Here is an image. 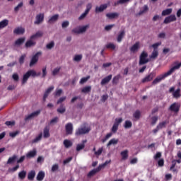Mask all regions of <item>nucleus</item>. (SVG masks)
Returning <instances> with one entry per match:
<instances>
[{
  "label": "nucleus",
  "mask_w": 181,
  "mask_h": 181,
  "mask_svg": "<svg viewBox=\"0 0 181 181\" xmlns=\"http://www.w3.org/2000/svg\"><path fill=\"white\" fill-rule=\"evenodd\" d=\"M181 67V62L179 64H177L175 66H173L168 71L165 73L164 74H161L160 76H158L152 82L153 86H156V84H158V83H160L162 80H165L166 77H168V76H170L172 73L175 71V70H179Z\"/></svg>",
  "instance_id": "1"
},
{
  "label": "nucleus",
  "mask_w": 181,
  "mask_h": 181,
  "mask_svg": "<svg viewBox=\"0 0 181 181\" xmlns=\"http://www.w3.org/2000/svg\"><path fill=\"white\" fill-rule=\"evenodd\" d=\"M36 76H40V73L37 74L35 70H29L23 75L22 84H26L28 80H29V77H36Z\"/></svg>",
  "instance_id": "2"
},
{
  "label": "nucleus",
  "mask_w": 181,
  "mask_h": 181,
  "mask_svg": "<svg viewBox=\"0 0 181 181\" xmlns=\"http://www.w3.org/2000/svg\"><path fill=\"white\" fill-rule=\"evenodd\" d=\"M146 63H149V59H148V52L143 51L139 57V66H144V64H146Z\"/></svg>",
  "instance_id": "3"
},
{
  "label": "nucleus",
  "mask_w": 181,
  "mask_h": 181,
  "mask_svg": "<svg viewBox=\"0 0 181 181\" xmlns=\"http://www.w3.org/2000/svg\"><path fill=\"white\" fill-rule=\"evenodd\" d=\"M90 131H91V128L89 127H80L76 130L75 135L76 136H80V135H86V134H88Z\"/></svg>",
  "instance_id": "4"
},
{
  "label": "nucleus",
  "mask_w": 181,
  "mask_h": 181,
  "mask_svg": "<svg viewBox=\"0 0 181 181\" xmlns=\"http://www.w3.org/2000/svg\"><path fill=\"white\" fill-rule=\"evenodd\" d=\"M156 77V72L152 71L148 75H146L142 80L141 83H149L153 80Z\"/></svg>",
  "instance_id": "5"
},
{
  "label": "nucleus",
  "mask_w": 181,
  "mask_h": 181,
  "mask_svg": "<svg viewBox=\"0 0 181 181\" xmlns=\"http://www.w3.org/2000/svg\"><path fill=\"white\" fill-rule=\"evenodd\" d=\"M45 21V13H40L37 14L35 16V21H34V25H40V23H43Z\"/></svg>",
  "instance_id": "6"
},
{
  "label": "nucleus",
  "mask_w": 181,
  "mask_h": 181,
  "mask_svg": "<svg viewBox=\"0 0 181 181\" xmlns=\"http://www.w3.org/2000/svg\"><path fill=\"white\" fill-rule=\"evenodd\" d=\"M90 28L89 25H86L85 26L76 28L72 30L73 33L80 34V33H84Z\"/></svg>",
  "instance_id": "7"
},
{
  "label": "nucleus",
  "mask_w": 181,
  "mask_h": 181,
  "mask_svg": "<svg viewBox=\"0 0 181 181\" xmlns=\"http://www.w3.org/2000/svg\"><path fill=\"white\" fill-rule=\"evenodd\" d=\"M42 54V52H38L35 55H33L31 58L30 62V67H32L33 66H35L37 62H39V56Z\"/></svg>",
  "instance_id": "8"
},
{
  "label": "nucleus",
  "mask_w": 181,
  "mask_h": 181,
  "mask_svg": "<svg viewBox=\"0 0 181 181\" xmlns=\"http://www.w3.org/2000/svg\"><path fill=\"white\" fill-rule=\"evenodd\" d=\"M170 111H172L173 112H179L180 110V103H173L170 107Z\"/></svg>",
  "instance_id": "9"
},
{
  "label": "nucleus",
  "mask_w": 181,
  "mask_h": 181,
  "mask_svg": "<svg viewBox=\"0 0 181 181\" xmlns=\"http://www.w3.org/2000/svg\"><path fill=\"white\" fill-rule=\"evenodd\" d=\"M175 21H176V16L173 14L166 17L163 21V23L165 25H168V23H170L171 22H175Z\"/></svg>",
  "instance_id": "10"
},
{
  "label": "nucleus",
  "mask_w": 181,
  "mask_h": 181,
  "mask_svg": "<svg viewBox=\"0 0 181 181\" xmlns=\"http://www.w3.org/2000/svg\"><path fill=\"white\" fill-rule=\"evenodd\" d=\"M65 130L66 135H72L73 134V124L68 123L65 126Z\"/></svg>",
  "instance_id": "11"
},
{
  "label": "nucleus",
  "mask_w": 181,
  "mask_h": 181,
  "mask_svg": "<svg viewBox=\"0 0 181 181\" xmlns=\"http://www.w3.org/2000/svg\"><path fill=\"white\" fill-rule=\"evenodd\" d=\"M40 110H37L35 112H32L25 117V121H29V119H32V118H35V117H37L40 114Z\"/></svg>",
  "instance_id": "12"
},
{
  "label": "nucleus",
  "mask_w": 181,
  "mask_h": 181,
  "mask_svg": "<svg viewBox=\"0 0 181 181\" xmlns=\"http://www.w3.org/2000/svg\"><path fill=\"white\" fill-rule=\"evenodd\" d=\"M112 78V75H108L107 76L105 77L103 79H102L100 84L101 86H105V84H108L109 81H111Z\"/></svg>",
  "instance_id": "13"
},
{
  "label": "nucleus",
  "mask_w": 181,
  "mask_h": 181,
  "mask_svg": "<svg viewBox=\"0 0 181 181\" xmlns=\"http://www.w3.org/2000/svg\"><path fill=\"white\" fill-rule=\"evenodd\" d=\"M43 136H44V138H49L50 137V127L49 126H46L44 128Z\"/></svg>",
  "instance_id": "14"
},
{
  "label": "nucleus",
  "mask_w": 181,
  "mask_h": 181,
  "mask_svg": "<svg viewBox=\"0 0 181 181\" xmlns=\"http://www.w3.org/2000/svg\"><path fill=\"white\" fill-rule=\"evenodd\" d=\"M100 170H101L100 167H98L97 168H95L92 170H90L88 175L87 177H93V176H94V175H95L96 173H98V172H100Z\"/></svg>",
  "instance_id": "15"
},
{
  "label": "nucleus",
  "mask_w": 181,
  "mask_h": 181,
  "mask_svg": "<svg viewBox=\"0 0 181 181\" xmlns=\"http://www.w3.org/2000/svg\"><path fill=\"white\" fill-rule=\"evenodd\" d=\"M43 36V32L42 31H37L35 34L30 36L31 40H36V39H38V37H42Z\"/></svg>",
  "instance_id": "16"
},
{
  "label": "nucleus",
  "mask_w": 181,
  "mask_h": 181,
  "mask_svg": "<svg viewBox=\"0 0 181 181\" xmlns=\"http://www.w3.org/2000/svg\"><path fill=\"white\" fill-rule=\"evenodd\" d=\"M87 143V140H83L82 141V144H77L76 146V151L77 152H80V151H81L82 149H84V148H86V144Z\"/></svg>",
  "instance_id": "17"
},
{
  "label": "nucleus",
  "mask_w": 181,
  "mask_h": 181,
  "mask_svg": "<svg viewBox=\"0 0 181 181\" xmlns=\"http://www.w3.org/2000/svg\"><path fill=\"white\" fill-rule=\"evenodd\" d=\"M139 42H137L130 47V52L136 53L137 50H139Z\"/></svg>",
  "instance_id": "18"
},
{
  "label": "nucleus",
  "mask_w": 181,
  "mask_h": 181,
  "mask_svg": "<svg viewBox=\"0 0 181 181\" xmlns=\"http://www.w3.org/2000/svg\"><path fill=\"white\" fill-rule=\"evenodd\" d=\"M32 46H36V42L33 41V40L30 39L28 40L25 44V47L28 49V47H32Z\"/></svg>",
  "instance_id": "19"
},
{
  "label": "nucleus",
  "mask_w": 181,
  "mask_h": 181,
  "mask_svg": "<svg viewBox=\"0 0 181 181\" xmlns=\"http://www.w3.org/2000/svg\"><path fill=\"white\" fill-rule=\"evenodd\" d=\"M25 40H26V38L25 37L18 38L15 41L14 45L15 46H21L23 45V43H25Z\"/></svg>",
  "instance_id": "20"
},
{
  "label": "nucleus",
  "mask_w": 181,
  "mask_h": 181,
  "mask_svg": "<svg viewBox=\"0 0 181 181\" xmlns=\"http://www.w3.org/2000/svg\"><path fill=\"white\" fill-rule=\"evenodd\" d=\"M158 56H159V51L158 49H153L149 57L151 60H156Z\"/></svg>",
  "instance_id": "21"
},
{
  "label": "nucleus",
  "mask_w": 181,
  "mask_h": 181,
  "mask_svg": "<svg viewBox=\"0 0 181 181\" xmlns=\"http://www.w3.org/2000/svg\"><path fill=\"white\" fill-rule=\"evenodd\" d=\"M13 33L14 35H23V33H25V30L21 27H18L14 29Z\"/></svg>",
  "instance_id": "22"
},
{
  "label": "nucleus",
  "mask_w": 181,
  "mask_h": 181,
  "mask_svg": "<svg viewBox=\"0 0 181 181\" xmlns=\"http://www.w3.org/2000/svg\"><path fill=\"white\" fill-rule=\"evenodd\" d=\"M107 4H102L100 5L99 7L96 6L95 8V12L96 13H98V12H103L104 10L107 8Z\"/></svg>",
  "instance_id": "23"
},
{
  "label": "nucleus",
  "mask_w": 181,
  "mask_h": 181,
  "mask_svg": "<svg viewBox=\"0 0 181 181\" xmlns=\"http://www.w3.org/2000/svg\"><path fill=\"white\" fill-rule=\"evenodd\" d=\"M107 18L108 19H115V18H118L119 16V13H108L106 14Z\"/></svg>",
  "instance_id": "24"
},
{
  "label": "nucleus",
  "mask_w": 181,
  "mask_h": 181,
  "mask_svg": "<svg viewBox=\"0 0 181 181\" xmlns=\"http://www.w3.org/2000/svg\"><path fill=\"white\" fill-rule=\"evenodd\" d=\"M9 25V20L4 19L0 22V29H4V28H6Z\"/></svg>",
  "instance_id": "25"
},
{
  "label": "nucleus",
  "mask_w": 181,
  "mask_h": 181,
  "mask_svg": "<svg viewBox=\"0 0 181 181\" xmlns=\"http://www.w3.org/2000/svg\"><path fill=\"white\" fill-rule=\"evenodd\" d=\"M45 172L40 171L37 175L36 180L37 181H42L43 179H45Z\"/></svg>",
  "instance_id": "26"
},
{
  "label": "nucleus",
  "mask_w": 181,
  "mask_h": 181,
  "mask_svg": "<svg viewBox=\"0 0 181 181\" xmlns=\"http://www.w3.org/2000/svg\"><path fill=\"white\" fill-rule=\"evenodd\" d=\"M122 160H127L128 159V150H124L120 153Z\"/></svg>",
  "instance_id": "27"
},
{
  "label": "nucleus",
  "mask_w": 181,
  "mask_h": 181,
  "mask_svg": "<svg viewBox=\"0 0 181 181\" xmlns=\"http://www.w3.org/2000/svg\"><path fill=\"white\" fill-rule=\"evenodd\" d=\"M35 176H36V172H35V170H31L28 174V180H33L35 179Z\"/></svg>",
  "instance_id": "28"
},
{
  "label": "nucleus",
  "mask_w": 181,
  "mask_h": 181,
  "mask_svg": "<svg viewBox=\"0 0 181 181\" xmlns=\"http://www.w3.org/2000/svg\"><path fill=\"white\" fill-rule=\"evenodd\" d=\"M148 11H149V7H148V5H144L143 6V9L139 11L138 15L139 16L144 15V13H146Z\"/></svg>",
  "instance_id": "29"
},
{
  "label": "nucleus",
  "mask_w": 181,
  "mask_h": 181,
  "mask_svg": "<svg viewBox=\"0 0 181 181\" xmlns=\"http://www.w3.org/2000/svg\"><path fill=\"white\" fill-rule=\"evenodd\" d=\"M64 146L66 148H71V146H73V142L69 139H65L64 141Z\"/></svg>",
  "instance_id": "30"
},
{
  "label": "nucleus",
  "mask_w": 181,
  "mask_h": 181,
  "mask_svg": "<svg viewBox=\"0 0 181 181\" xmlns=\"http://www.w3.org/2000/svg\"><path fill=\"white\" fill-rule=\"evenodd\" d=\"M124 36H125V31L122 30L117 36V42L119 43L122 42V39H124Z\"/></svg>",
  "instance_id": "31"
},
{
  "label": "nucleus",
  "mask_w": 181,
  "mask_h": 181,
  "mask_svg": "<svg viewBox=\"0 0 181 181\" xmlns=\"http://www.w3.org/2000/svg\"><path fill=\"white\" fill-rule=\"evenodd\" d=\"M58 19H59V14H55L48 20V23H53V22H56Z\"/></svg>",
  "instance_id": "32"
},
{
  "label": "nucleus",
  "mask_w": 181,
  "mask_h": 181,
  "mask_svg": "<svg viewBox=\"0 0 181 181\" xmlns=\"http://www.w3.org/2000/svg\"><path fill=\"white\" fill-rule=\"evenodd\" d=\"M37 151L36 150H33L31 151H29L27 154H26V158H35V156L36 155Z\"/></svg>",
  "instance_id": "33"
},
{
  "label": "nucleus",
  "mask_w": 181,
  "mask_h": 181,
  "mask_svg": "<svg viewBox=\"0 0 181 181\" xmlns=\"http://www.w3.org/2000/svg\"><path fill=\"white\" fill-rule=\"evenodd\" d=\"M18 158V156L16 155H13L12 157H10L7 160V165H11V163H13L15 160Z\"/></svg>",
  "instance_id": "34"
},
{
  "label": "nucleus",
  "mask_w": 181,
  "mask_h": 181,
  "mask_svg": "<svg viewBox=\"0 0 181 181\" xmlns=\"http://www.w3.org/2000/svg\"><path fill=\"white\" fill-rule=\"evenodd\" d=\"M172 11H173L172 8H167L162 11L161 15L162 16H167L168 15H170V13H172Z\"/></svg>",
  "instance_id": "35"
},
{
  "label": "nucleus",
  "mask_w": 181,
  "mask_h": 181,
  "mask_svg": "<svg viewBox=\"0 0 181 181\" xmlns=\"http://www.w3.org/2000/svg\"><path fill=\"white\" fill-rule=\"evenodd\" d=\"M168 124V122L164 121L162 122H160L158 125L157 127L159 130L162 129L163 128H166V124Z\"/></svg>",
  "instance_id": "36"
},
{
  "label": "nucleus",
  "mask_w": 181,
  "mask_h": 181,
  "mask_svg": "<svg viewBox=\"0 0 181 181\" xmlns=\"http://www.w3.org/2000/svg\"><path fill=\"white\" fill-rule=\"evenodd\" d=\"M130 0H119L114 3L115 6H118V5H122L123 4H127V2H129Z\"/></svg>",
  "instance_id": "37"
},
{
  "label": "nucleus",
  "mask_w": 181,
  "mask_h": 181,
  "mask_svg": "<svg viewBox=\"0 0 181 181\" xmlns=\"http://www.w3.org/2000/svg\"><path fill=\"white\" fill-rule=\"evenodd\" d=\"M173 95L174 98H180V88H177L175 91L173 92Z\"/></svg>",
  "instance_id": "38"
},
{
  "label": "nucleus",
  "mask_w": 181,
  "mask_h": 181,
  "mask_svg": "<svg viewBox=\"0 0 181 181\" xmlns=\"http://www.w3.org/2000/svg\"><path fill=\"white\" fill-rule=\"evenodd\" d=\"M124 127L126 129L132 128V122H131L129 120H126L124 122Z\"/></svg>",
  "instance_id": "39"
},
{
  "label": "nucleus",
  "mask_w": 181,
  "mask_h": 181,
  "mask_svg": "<svg viewBox=\"0 0 181 181\" xmlns=\"http://www.w3.org/2000/svg\"><path fill=\"white\" fill-rule=\"evenodd\" d=\"M57 111L59 114H64V112H66V107H64V105H61L59 108H58Z\"/></svg>",
  "instance_id": "40"
},
{
  "label": "nucleus",
  "mask_w": 181,
  "mask_h": 181,
  "mask_svg": "<svg viewBox=\"0 0 181 181\" xmlns=\"http://www.w3.org/2000/svg\"><path fill=\"white\" fill-rule=\"evenodd\" d=\"M117 144H118V139H112L107 143V146H111V145H117Z\"/></svg>",
  "instance_id": "41"
},
{
  "label": "nucleus",
  "mask_w": 181,
  "mask_h": 181,
  "mask_svg": "<svg viewBox=\"0 0 181 181\" xmlns=\"http://www.w3.org/2000/svg\"><path fill=\"white\" fill-rule=\"evenodd\" d=\"M119 78H121V75L118 74L115 76L112 81V84H118V81H119Z\"/></svg>",
  "instance_id": "42"
},
{
  "label": "nucleus",
  "mask_w": 181,
  "mask_h": 181,
  "mask_svg": "<svg viewBox=\"0 0 181 181\" xmlns=\"http://www.w3.org/2000/svg\"><path fill=\"white\" fill-rule=\"evenodd\" d=\"M18 177L21 180H23V179H25V177H26V171L23 170V171L18 173Z\"/></svg>",
  "instance_id": "43"
},
{
  "label": "nucleus",
  "mask_w": 181,
  "mask_h": 181,
  "mask_svg": "<svg viewBox=\"0 0 181 181\" xmlns=\"http://www.w3.org/2000/svg\"><path fill=\"white\" fill-rule=\"evenodd\" d=\"M133 117L136 119H139L141 118V111L136 110L133 114Z\"/></svg>",
  "instance_id": "44"
},
{
  "label": "nucleus",
  "mask_w": 181,
  "mask_h": 181,
  "mask_svg": "<svg viewBox=\"0 0 181 181\" xmlns=\"http://www.w3.org/2000/svg\"><path fill=\"white\" fill-rule=\"evenodd\" d=\"M91 92V86H85L82 88L81 93H87Z\"/></svg>",
  "instance_id": "45"
},
{
  "label": "nucleus",
  "mask_w": 181,
  "mask_h": 181,
  "mask_svg": "<svg viewBox=\"0 0 181 181\" xmlns=\"http://www.w3.org/2000/svg\"><path fill=\"white\" fill-rule=\"evenodd\" d=\"M112 136V133H108L106 134L105 137L104 139H102V142L103 144H105V142H107V141L108 139H110V138H111Z\"/></svg>",
  "instance_id": "46"
},
{
  "label": "nucleus",
  "mask_w": 181,
  "mask_h": 181,
  "mask_svg": "<svg viewBox=\"0 0 181 181\" xmlns=\"http://www.w3.org/2000/svg\"><path fill=\"white\" fill-rule=\"evenodd\" d=\"M42 136H43V134L40 133L37 137H35L33 140V144H36V142H39V141H40L42 139Z\"/></svg>",
  "instance_id": "47"
},
{
  "label": "nucleus",
  "mask_w": 181,
  "mask_h": 181,
  "mask_svg": "<svg viewBox=\"0 0 181 181\" xmlns=\"http://www.w3.org/2000/svg\"><path fill=\"white\" fill-rule=\"evenodd\" d=\"M46 47L48 50H52L54 47V42L52 41L49 43L47 44Z\"/></svg>",
  "instance_id": "48"
},
{
  "label": "nucleus",
  "mask_w": 181,
  "mask_h": 181,
  "mask_svg": "<svg viewBox=\"0 0 181 181\" xmlns=\"http://www.w3.org/2000/svg\"><path fill=\"white\" fill-rule=\"evenodd\" d=\"M60 70H62V67L60 66L55 68L52 71V76H56L57 74H59V73H60Z\"/></svg>",
  "instance_id": "49"
},
{
  "label": "nucleus",
  "mask_w": 181,
  "mask_h": 181,
  "mask_svg": "<svg viewBox=\"0 0 181 181\" xmlns=\"http://www.w3.org/2000/svg\"><path fill=\"white\" fill-rule=\"evenodd\" d=\"M90 76H88L86 77H83L81 79L80 81V84H84V83H87V81H88V80H90Z\"/></svg>",
  "instance_id": "50"
},
{
  "label": "nucleus",
  "mask_w": 181,
  "mask_h": 181,
  "mask_svg": "<svg viewBox=\"0 0 181 181\" xmlns=\"http://www.w3.org/2000/svg\"><path fill=\"white\" fill-rule=\"evenodd\" d=\"M109 163H111V160H106L104 163L100 165L98 168H100V170H101V169H104V168H105L107 165H108Z\"/></svg>",
  "instance_id": "51"
},
{
  "label": "nucleus",
  "mask_w": 181,
  "mask_h": 181,
  "mask_svg": "<svg viewBox=\"0 0 181 181\" xmlns=\"http://www.w3.org/2000/svg\"><path fill=\"white\" fill-rule=\"evenodd\" d=\"M26 57V54H23L19 58V63L20 64H23L25 63V58Z\"/></svg>",
  "instance_id": "52"
},
{
  "label": "nucleus",
  "mask_w": 181,
  "mask_h": 181,
  "mask_svg": "<svg viewBox=\"0 0 181 181\" xmlns=\"http://www.w3.org/2000/svg\"><path fill=\"white\" fill-rule=\"evenodd\" d=\"M158 116H153L151 117V125H155L158 122Z\"/></svg>",
  "instance_id": "53"
},
{
  "label": "nucleus",
  "mask_w": 181,
  "mask_h": 181,
  "mask_svg": "<svg viewBox=\"0 0 181 181\" xmlns=\"http://www.w3.org/2000/svg\"><path fill=\"white\" fill-rule=\"evenodd\" d=\"M162 158V153L160 152H157L156 155L153 156V159L155 160H158V159H160Z\"/></svg>",
  "instance_id": "54"
},
{
  "label": "nucleus",
  "mask_w": 181,
  "mask_h": 181,
  "mask_svg": "<svg viewBox=\"0 0 181 181\" xmlns=\"http://www.w3.org/2000/svg\"><path fill=\"white\" fill-rule=\"evenodd\" d=\"M115 45L112 43H108L106 45V49H112V50H115Z\"/></svg>",
  "instance_id": "55"
},
{
  "label": "nucleus",
  "mask_w": 181,
  "mask_h": 181,
  "mask_svg": "<svg viewBox=\"0 0 181 181\" xmlns=\"http://www.w3.org/2000/svg\"><path fill=\"white\" fill-rule=\"evenodd\" d=\"M81 59H83V55L78 54V55H75L74 60V62H80L81 61Z\"/></svg>",
  "instance_id": "56"
},
{
  "label": "nucleus",
  "mask_w": 181,
  "mask_h": 181,
  "mask_svg": "<svg viewBox=\"0 0 181 181\" xmlns=\"http://www.w3.org/2000/svg\"><path fill=\"white\" fill-rule=\"evenodd\" d=\"M19 168V164H17L15 167L12 168L8 169V172H11V173H13V172H16L18 169Z\"/></svg>",
  "instance_id": "57"
},
{
  "label": "nucleus",
  "mask_w": 181,
  "mask_h": 181,
  "mask_svg": "<svg viewBox=\"0 0 181 181\" xmlns=\"http://www.w3.org/2000/svg\"><path fill=\"white\" fill-rule=\"evenodd\" d=\"M165 165V160L163 158H160L158 160V165L160 166V168H162V166H164Z\"/></svg>",
  "instance_id": "58"
},
{
  "label": "nucleus",
  "mask_w": 181,
  "mask_h": 181,
  "mask_svg": "<svg viewBox=\"0 0 181 181\" xmlns=\"http://www.w3.org/2000/svg\"><path fill=\"white\" fill-rule=\"evenodd\" d=\"M87 15H88V13L85 11V12L78 17V21H83V19H84Z\"/></svg>",
  "instance_id": "59"
},
{
  "label": "nucleus",
  "mask_w": 181,
  "mask_h": 181,
  "mask_svg": "<svg viewBox=\"0 0 181 181\" xmlns=\"http://www.w3.org/2000/svg\"><path fill=\"white\" fill-rule=\"evenodd\" d=\"M62 93H63V90L58 89L56 90L54 95H55V97H60L62 95Z\"/></svg>",
  "instance_id": "60"
},
{
  "label": "nucleus",
  "mask_w": 181,
  "mask_h": 181,
  "mask_svg": "<svg viewBox=\"0 0 181 181\" xmlns=\"http://www.w3.org/2000/svg\"><path fill=\"white\" fill-rule=\"evenodd\" d=\"M121 122H122V118H117L115 119V125H117L118 127L119 126V124H121Z\"/></svg>",
  "instance_id": "61"
},
{
  "label": "nucleus",
  "mask_w": 181,
  "mask_h": 181,
  "mask_svg": "<svg viewBox=\"0 0 181 181\" xmlns=\"http://www.w3.org/2000/svg\"><path fill=\"white\" fill-rule=\"evenodd\" d=\"M117 131H118V126L114 124L112 127V132H113V134H115L117 133Z\"/></svg>",
  "instance_id": "62"
},
{
  "label": "nucleus",
  "mask_w": 181,
  "mask_h": 181,
  "mask_svg": "<svg viewBox=\"0 0 181 181\" xmlns=\"http://www.w3.org/2000/svg\"><path fill=\"white\" fill-rule=\"evenodd\" d=\"M23 6V3L21 2L19 4L17 5V6L14 8L15 12H18V11H19V8H22Z\"/></svg>",
  "instance_id": "63"
},
{
  "label": "nucleus",
  "mask_w": 181,
  "mask_h": 181,
  "mask_svg": "<svg viewBox=\"0 0 181 181\" xmlns=\"http://www.w3.org/2000/svg\"><path fill=\"white\" fill-rule=\"evenodd\" d=\"M12 78L14 80V81H19V75H18V74H13Z\"/></svg>",
  "instance_id": "64"
}]
</instances>
